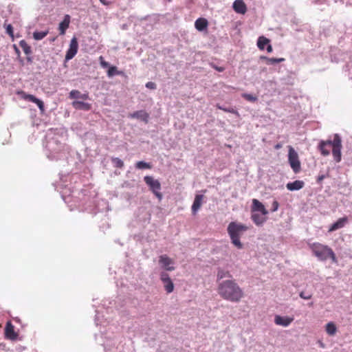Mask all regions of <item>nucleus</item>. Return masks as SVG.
I'll return each mask as SVG.
<instances>
[{"instance_id": "nucleus-33", "label": "nucleus", "mask_w": 352, "mask_h": 352, "mask_svg": "<svg viewBox=\"0 0 352 352\" xmlns=\"http://www.w3.org/2000/svg\"><path fill=\"white\" fill-rule=\"evenodd\" d=\"M216 107L217 109L223 110L225 112H228L239 116V112L233 108H224L219 104H217Z\"/></svg>"}, {"instance_id": "nucleus-6", "label": "nucleus", "mask_w": 352, "mask_h": 352, "mask_svg": "<svg viewBox=\"0 0 352 352\" xmlns=\"http://www.w3.org/2000/svg\"><path fill=\"white\" fill-rule=\"evenodd\" d=\"M144 181L149 187L150 190L161 201L162 199V194L160 192L161 184L157 179H155L151 176H145Z\"/></svg>"}, {"instance_id": "nucleus-1", "label": "nucleus", "mask_w": 352, "mask_h": 352, "mask_svg": "<svg viewBox=\"0 0 352 352\" xmlns=\"http://www.w3.org/2000/svg\"><path fill=\"white\" fill-rule=\"evenodd\" d=\"M217 292L223 299L232 302H239L244 297L242 288L234 280H226L219 283Z\"/></svg>"}, {"instance_id": "nucleus-7", "label": "nucleus", "mask_w": 352, "mask_h": 352, "mask_svg": "<svg viewBox=\"0 0 352 352\" xmlns=\"http://www.w3.org/2000/svg\"><path fill=\"white\" fill-rule=\"evenodd\" d=\"M159 263L162 268L166 271L172 272L175 269L173 265L174 261L166 254H163L159 256Z\"/></svg>"}, {"instance_id": "nucleus-2", "label": "nucleus", "mask_w": 352, "mask_h": 352, "mask_svg": "<svg viewBox=\"0 0 352 352\" xmlns=\"http://www.w3.org/2000/svg\"><path fill=\"white\" fill-rule=\"evenodd\" d=\"M342 140L338 134H335L333 140H321L318 144V149L323 156L330 154V148H332V155L336 162H340L342 159Z\"/></svg>"}, {"instance_id": "nucleus-38", "label": "nucleus", "mask_w": 352, "mask_h": 352, "mask_svg": "<svg viewBox=\"0 0 352 352\" xmlns=\"http://www.w3.org/2000/svg\"><path fill=\"white\" fill-rule=\"evenodd\" d=\"M146 87L148 89H156V84L155 82H148L146 84Z\"/></svg>"}, {"instance_id": "nucleus-31", "label": "nucleus", "mask_w": 352, "mask_h": 352, "mask_svg": "<svg viewBox=\"0 0 352 352\" xmlns=\"http://www.w3.org/2000/svg\"><path fill=\"white\" fill-rule=\"evenodd\" d=\"M217 276V278L220 280V279H223V278L230 277L231 275L228 271H225L223 270H219Z\"/></svg>"}, {"instance_id": "nucleus-19", "label": "nucleus", "mask_w": 352, "mask_h": 352, "mask_svg": "<svg viewBox=\"0 0 352 352\" xmlns=\"http://www.w3.org/2000/svg\"><path fill=\"white\" fill-rule=\"evenodd\" d=\"M70 23V16L68 14H66L64 17V19L62 22L60 23L58 30L60 31V35H64L65 34L66 30L69 28Z\"/></svg>"}, {"instance_id": "nucleus-24", "label": "nucleus", "mask_w": 352, "mask_h": 352, "mask_svg": "<svg viewBox=\"0 0 352 352\" xmlns=\"http://www.w3.org/2000/svg\"><path fill=\"white\" fill-rule=\"evenodd\" d=\"M251 218L254 223L257 226H261L266 220L265 217L261 216L258 214H252Z\"/></svg>"}, {"instance_id": "nucleus-41", "label": "nucleus", "mask_w": 352, "mask_h": 352, "mask_svg": "<svg viewBox=\"0 0 352 352\" xmlns=\"http://www.w3.org/2000/svg\"><path fill=\"white\" fill-rule=\"evenodd\" d=\"M273 50L272 45L269 43L267 46V52L270 53Z\"/></svg>"}, {"instance_id": "nucleus-44", "label": "nucleus", "mask_w": 352, "mask_h": 352, "mask_svg": "<svg viewBox=\"0 0 352 352\" xmlns=\"http://www.w3.org/2000/svg\"><path fill=\"white\" fill-rule=\"evenodd\" d=\"M216 69H217L218 71H219V72H223V68H222V67H219H219H217Z\"/></svg>"}, {"instance_id": "nucleus-34", "label": "nucleus", "mask_w": 352, "mask_h": 352, "mask_svg": "<svg viewBox=\"0 0 352 352\" xmlns=\"http://www.w3.org/2000/svg\"><path fill=\"white\" fill-rule=\"evenodd\" d=\"M242 97L248 101L254 102L257 100V97L250 94H243Z\"/></svg>"}, {"instance_id": "nucleus-14", "label": "nucleus", "mask_w": 352, "mask_h": 352, "mask_svg": "<svg viewBox=\"0 0 352 352\" xmlns=\"http://www.w3.org/2000/svg\"><path fill=\"white\" fill-rule=\"evenodd\" d=\"M131 118H136L144 121L145 123H148L149 115L145 111L140 110L133 112L129 115Z\"/></svg>"}, {"instance_id": "nucleus-8", "label": "nucleus", "mask_w": 352, "mask_h": 352, "mask_svg": "<svg viewBox=\"0 0 352 352\" xmlns=\"http://www.w3.org/2000/svg\"><path fill=\"white\" fill-rule=\"evenodd\" d=\"M18 94L21 96V98L36 104L41 111H43L45 110L43 102L39 100L38 98H36L34 96L28 94L23 91L18 92Z\"/></svg>"}, {"instance_id": "nucleus-43", "label": "nucleus", "mask_w": 352, "mask_h": 352, "mask_svg": "<svg viewBox=\"0 0 352 352\" xmlns=\"http://www.w3.org/2000/svg\"><path fill=\"white\" fill-rule=\"evenodd\" d=\"M100 1L104 4V5H107L108 3L107 2V0H100Z\"/></svg>"}, {"instance_id": "nucleus-35", "label": "nucleus", "mask_w": 352, "mask_h": 352, "mask_svg": "<svg viewBox=\"0 0 352 352\" xmlns=\"http://www.w3.org/2000/svg\"><path fill=\"white\" fill-rule=\"evenodd\" d=\"M6 29V33L12 38H14V32H13V28L11 24H5Z\"/></svg>"}, {"instance_id": "nucleus-9", "label": "nucleus", "mask_w": 352, "mask_h": 352, "mask_svg": "<svg viewBox=\"0 0 352 352\" xmlns=\"http://www.w3.org/2000/svg\"><path fill=\"white\" fill-rule=\"evenodd\" d=\"M78 49V43L77 38L74 37L72 38L69 44V47L66 52L65 59L66 60H69L72 59L75 55L77 54Z\"/></svg>"}, {"instance_id": "nucleus-28", "label": "nucleus", "mask_w": 352, "mask_h": 352, "mask_svg": "<svg viewBox=\"0 0 352 352\" xmlns=\"http://www.w3.org/2000/svg\"><path fill=\"white\" fill-rule=\"evenodd\" d=\"M48 30L43 32H34L33 33V38L36 41H39L45 38L48 34Z\"/></svg>"}, {"instance_id": "nucleus-32", "label": "nucleus", "mask_w": 352, "mask_h": 352, "mask_svg": "<svg viewBox=\"0 0 352 352\" xmlns=\"http://www.w3.org/2000/svg\"><path fill=\"white\" fill-rule=\"evenodd\" d=\"M113 165L116 168H122L124 166V162L118 157H113L111 160Z\"/></svg>"}, {"instance_id": "nucleus-30", "label": "nucleus", "mask_w": 352, "mask_h": 352, "mask_svg": "<svg viewBox=\"0 0 352 352\" xmlns=\"http://www.w3.org/2000/svg\"><path fill=\"white\" fill-rule=\"evenodd\" d=\"M122 72L118 71L116 66H111L109 68L107 71V76L109 77H112L115 75H121Z\"/></svg>"}, {"instance_id": "nucleus-13", "label": "nucleus", "mask_w": 352, "mask_h": 352, "mask_svg": "<svg viewBox=\"0 0 352 352\" xmlns=\"http://www.w3.org/2000/svg\"><path fill=\"white\" fill-rule=\"evenodd\" d=\"M252 212L259 211L263 215L268 214V211L266 210L264 205L256 199H252Z\"/></svg>"}, {"instance_id": "nucleus-23", "label": "nucleus", "mask_w": 352, "mask_h": 352, "mask_svg": "<svg viewBox=\"0 0 352 352\" xmlns=\"http://www.w3.org/2000/svg\"><path fill=\"white\" fill-rule=\"evenodd\" d=\"M270 39L266 37L261 36L258 37L257 41V46L261 50H263L265 49V45H267L270 43Z\"/></svg>"}, {"instance_id": "nucleus-26", "label": "nucleus", "mask_w": 352, "mask_h": 352, "mask_svg": "<svg viewBox=\"0 0 352 352\" xmlns=\"http://www.w3.org/2000/svg\"><path fill=\"white\" fill-rule=\"evenodd\" d=\"M337 328L336 324L333 322H328L326 325V331L329 336H333L336 334Z\"/></svg>"}, {"instance_id": "nucleus-27", "label": "nucleus", "mask_w": 352, "mask_h": 352, "mask_svg": "<svg viewBox=\"0 0 352 352\" xmlns=\"http://www.w3.org/2000/svg\"><path fill=\"white\" fill-rule=\"evenodd\" d=\"M19 45L22 48L24 53L27 55L30 54L32 52L30 46L28 44V43L22 40L19 42Z\"/></svg>"}, {"instance_id": "nucleus-22", "label": "nucleus", "mask_w": 352, "mask_h": 352, "mask_svg": "<svg viewBox=\"0 0 352 352\" xmlns=\"http://www.w3.org/2000/svg\"><path fill=\"white\" fill-rule=\"evenodd\" d=\"M69 98L72 99L87 100L89 98L88 93L81 94L78 90H72L69 93Z\"/></svg>"}, {"instance_id": "nucleus-40", "label": "nucleus", "mask_w": 352, "mask_h": 352, "mask_svg": "<svg viewBox=\"0 0 352 352\" xmlns=\"http://www.w3.org/2000/svg\"><path fill=\"white\" fill-rule=\"evenodd\" d=\"M325 177H326V176L324 175H318V177H317V182L318 184H320Z\"/></svg>"}, {"instance_id": "nucleus-3", "label": "nucleus", "mask_w": 352, "mask_h": 352, "mask_svg": "<svg viewBox=\"0 0 352 352\" xmlns=\"http://www.w3.org/2000/svg\"><path fill=\"white\" fill-rule=\"evenodd\" d=\"M227 230L232 243L238 249H241L243 244L240 241V238L248 230V227L236 222H231L229 223Z\"/></svg>"}, {"instance_id": "nucleus-42", "label": "nucleus", "mask_w": 352, "mask_h": 352, "mask_svg": "<svg viewBox=\"0 0 352 352\" xmlns=\"http://www.w3.org/2000/svg\"><path fill=\"white\" fill-rule=\"evenodd\" d=\"M280 148H282V144L280 143H278L274 146V148L276 150H278Z\"/></svg>"}, {"instance_id": "nucleus-18", "label": "nucleus", "mask_w": 352, "mask_h": 352, "mask_svg": "<svg viewBox=\"0 0 352 352\" xmlns=\"http://www.w3.org/2000/svg\"><path fill=\"white\" fill-rule=\"evenodd\" d=\"M305 186V182L302 180H296L293 182L287 184L286 187L290 191L298 190L302 189Z\"/></svg>"}, {"instance_id": "nucleus-17", "label": "nucleus", "mask_w": 352, "mask_h": 352, "mask_svg": "<svg viewBox=\"0 0 352 352\" xmlns=\"http://www.w3.org/2000/svg\"><path fill=\"white\" fill-rule=\"evenodd\" d=\"M5 334L6 338L10 340H16L17 338V334L14 331V327L10 322L6 324Z\"/></svg>"}, {"instance_id": "nucleus-15", "label": "nucleus", "mask_w": 352, "mask_h": 352, "mask_svg": "<svg viewBox=\"0 0 352 352\" xmlns=\"http://www.w3.org/2000/svg\"><path fill=\"white\" fill-rule=\"evenodd\" d=\"M204 196L202 195H197L195 197L192 206V212L193 214H195L200 209Z\"/></svg>"}, {"instance_id": "nucleus-12", "label": "nucleus", "mask_w": 352, "mask_h": 352, "mask_svg": "<svg viewBox=\"0 0 352 352\" xmlns=\"http://www.w3.org/2000/svg\"><path fill=\"white\" fill-rule=\"evenodd\" d=\"M232 8L238 14H244L247 12V6L243 0H235L233 3Z\"/></svg>"}, {"instance_id": "nucleus-20", "label": "nucleus", "mask_w": 352, "mask_h": 352, "mask_svg": "<svg viewBox=\"0 0 352 352\" xmlns=\"http://www.w3.org/2000/svg\"><path fill=\"white\" fill-rule=\"evenodd\" d=\"M208 22L205 18H199L195 22V27L198 31H204L207 28Z\"/></svg>"}, {"instance_id": "nucleus-5", "label": "nucleus", "mask_w": 352, "mask_h": 352, "mask_svg": "<svg viewBox=\"0 0 352 352\" xmlns=\"http://www.w3.org/2000/svg\"><path fill=\"white\" fill-rule=\"evenodd\" d=\"M288 162L289 164L295 173H298L300 171L301 164L299 160V157L296 151L292 146H288Z\"/></svg>"}, {"instance_id": "nucleus-16", "label": "nucleus", "mask_w": 352, "mask_h": 352, "mask_svg": "<svg viewBox=\"0 0 352 352\" xmlns=\"http://www.w3.org/2000/svg\"><path fill=\"white\" fill-rule=\"evenodd\" d=\"M347 222L348 218L346 217L340 218L336 222H335L330 226L329 232H331L336 230L343 228Z\"/></svg>"}, {"instance_id": "nucleus-11", "label": "nucleus", "mask_w": 352, "mask_h": 352, "mask_svg": "<svg viewBox=\"0 0 352 352\" xmlns=\"http://www.w3.org/2000/svg\"><path fill=\"white\" fill-rule=\"evenodd\" d=\"M294 321L293 317L289 316H280L279 315H276L274 317V322L276 325L282 326V327H288L292 322Z\"/></svg>"}, {"instance_id": "nucleus-29", "label": "nucleus", "mask_w": 352, "mask_h": 352, "mask_svg": "<svg viewBox=\"0 0 352 352\" xmlns=\"http://www.w3.org/2000/svg\"><path fill=\"white\" fill-rule=\"evenodd\" d=\"M135 167L138 169H151L152 166L151 164L145 162L144 161H139L136 162Z\"/></svg>"}, {"instance_id": "nucleus-25", "label": "nucleus", "mask_w": 352, "mask_h": 352, "mask_svg": "<svg viewBox=\"0 0 352 352\" xmlns=\"http://www.w3.org/2000/svg\"><path fill=\"white\" fill-rule=\"evenodd\" d=\"M261 58L265 60L266 63L267 65H274L276 63H279L283 62L285 60V58H268L266 56H261Z\"/></svg>"}, {"instance_id": "nucleus-4", "label": "nucleus", "mask_w": 352, "mask_h": 352, "mask_svg": "<svg viewBox=\"0 0 352 352\" xmlns=\"http://www.w3.org/2000/svg\"><path fill=\"white\" fill-rule=\"evenodd\" d=\"M309 247L314 255L321 261H326L331 258L333 262L336 261L335 253L331 248L320 243H309Z\"/></svg>"}, {"instance_id": "nucleus-10", "label": "nucleus", "mask_w": 352, "mask_h": 352, "mask_svg": "<svg viewBox=\"0 0 352 352\" xmlns=\"http://www.w3.org/2000/svg\"><path fill=\"white\" fill-rule=\"evenodd\" d=\"M160 280L164 284V287L167 293L170 294L174 290V284L171 280L169 275L165 272H162L160 274Z\"/></svg>"}, {"instance_id": "nucleus-37", "label": "nucleus", "mask_w": 352, "mask_h": 352, "mask_svg": "<svg viewBox=\"0 0 352 352\" xmlns=\"http://www.w3.org/2000/svg\"><path fill=\"white\" fill-rule=\"evenodd\" d=\"M99 59H100V65L102 67L106 68V67H107L109 66V63L104 60V58H103V57L102 56H100Z\"/></svg>"}, {"instance_id": "nucleus-45", "label": "nucleus", "mask_w": 352, "mask_h": 352, "mask_svg": "<svg viewBox=\"0 0 352 352\" xmlns=\"http://www.w3.org/2000/svg\"><path fill=\"white\" fill-rule=\"evenodd\" d=\"M172 0H168V1L170 2Z\"/></svg>"}, {"instance_id": "nucleus-36", "label": "nucleus", "mask_w": 352, "mask_h": 352, "mask_svg": "<svg viewBox=\"0 0 352 352\" xmlns=\"http://www.w3.org/2000/svg\"><path fill=\"white\" fill-rule=\"evenodd\" d=\"M279 207V204L277 201H274L272 203V212H276Z\"/></svg>"}, {"instance_id": "nucleus-21", "label": "nucleus", "mask_w": 352, "mask_h": 352, "mask_svg": "<svg viewBox=\"0 0 352 352\" xmlns=\"http://www.w3.org/2000/svg\"><path fill=\"white\" fill-rule=\"evenodd\" d=\"M72 106L76 109L89 111L91 109V104L82 101H74Z\"/></svg>"}, {"instance_id": "nucleus-39", "label": "nucleus", "mask_w": 352, "mask_h": 352, "mask_svg": "<svg viewBox=\"0 0 352 352\" xmlns=\"http://www.w3.org/2000/svg\"><path fill=\"white\" fill-rule=\"evenodd\" d=\"M300 297L301 298H303V299H305V300H309L311 298V294H308V295H306L305 293L304 292H301L300 293Z\"/></svg>"}]
</instances>
